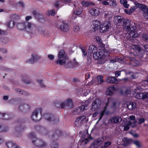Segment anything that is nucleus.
<instances>
[{
	"mask_svg": "<svg viewBox=\"0 0 148 148\" xmlns=\"http://www.w3.org/2000/svg\"><path fill=\"white\" fill-rule=\"evenodd\" d=\"M99 51L97 52V47L95 45H90L88 50V53L90 54L93 53V58L95 60H99L102 59L103 57H106L109 55V52L105 48L100 49Z\"/></svg>",
	"mask_w": 148,
	"mask_h": 148,
	"instance_id": "obj_1",
	"label": "nucleus"
},
{
	"mask_svg": "<svg viewBox=\"0 0 148 148\" xmlns=\"http://www.w3.org/2000/svg\"><path fill=\"white\" fill-rule=\"evenodd\" d=\"M140 87L136 85H134L133 87L130 88V89H127L125 92L127 94H132L134 95L136 93L135 95L136 98L138 99H143V93L140 92Z\"/></svg>",
	"mask_w": 148,
	"mask_h": 148,
	"instance_id": "obj_2",
	"label": "nucleus"
},
{
	"mask_svg": "<svg viewBox=\"0 0 148 148\" xmlns=\"http://www.w3.org/2000/svg\"><path fill=\"white\" fill-rule=\"evenodd\" d=\"M29 137L32 140V142L34 145L36 146L43 147H45L46 144L45 142L40 139L36 138V136L34 132H32L29 134Z\"/></svg>",
	"mask_w": 148,
	"mask_h": 148,
	"instance_id": "obj_3",
	"label": "nucleus"
},
{
	"mask_svg": "<svg viewBox=\"0 0 148 148\" xmlns=\"http://www.w3.org/2000/svg\"><path fill=\"white\" fill-rule=\"evenodd\" d=\"M69 58L68 57L66 56L62 60H58L56 61L57 64H59L62 65L64 64V67L66 68H72L74 67L73 62L70 60L68 61Z\"/></svg>",
	"mask_w": 148,
	"mask_h": 148,
	"instance_id": "obj_4",
	"label": "nucleus"
},
{
	"mask_svg": "<svg viewBox=\"0 0 148 148\" xmlns=\"http://www.w3.org/2000/svg\"><path fill=\"white\" fill-rule=\"evenodd\" d=\"M138 7L143 12V15L145 18L148 21V7L144 4L138 3Z\"/></svg>",
	"mask_w": 148,
	"mask_h": 148,
	"instance_id": "obj_5",
	"label": "nucleus"
},
{
	"mask_svg": "<svg viewBox=\"0 0 148 148\" xmlns=\"http://www.w3.org/2000/svg\"><path fill=\"white\" fill-rule=\"evenodd\" d=\"M43 117L47 121H53L55 123H56L59 121V119L56 116L52 115L50 113L45 114Z\"/></svg>",
	"mask_w": 148,
	"mask_h": 148,
	"instance_id": "obj_6",
	"label": "nucleus"
},
{
	"mask_svg": "<svg viewBox=\"0 0 148 148\" xmlns=\"http://www.w3.org/2000/svg\"><path fill=\"white\" fill-rule=\"evenodd\" d=\"M101 103L100 99L98 98H97L92 102L91 109L92 111L97 110L100 107Z\"/></svg>",
	"mask_w": 148,
	"mask_h": 148,
	"instance_id": "obj_7",
	"label": "nucleus"
},
{
	"mask_svg": "<svg viewBox=\"0 0 148 148\" xmlns=\"http://www.w3.org/2000/svg\"><path fill=\"white\" fill-rule=\"evenodd\" d=\"M132 48L135 50L136 51L137 55L140 58H142L144 55V51L143 49L140 46L137 45H133L132 46Z\"/></svg>",
	"mask_w": 148,
	"mask_h": 148,
	"instance_id": "obj_8",
	"label": "nucleus"
},
{
	"mask_svg": "<svg viewBox=\"0 0 148 148\" xmlns=\"http://www.w3.org/2000/svg\"><path fill=\"white\" fill-rule=\"evenodd\" d=\"M92 139L90 135L89 134L86 133L85 135H83L82 136V138L80 140V142L79 143V145L81 146L82 145H86L87 144L89 140Z\"/></svg>",
	"mask_w": 148,
	"mask_h": 148,
	"instance_id": "obj_9",
	"label": "nucleus"
},
{
	"mask_svg": "<svg viewBox=\"0 0 148 148\" xmlns=\"http://www.w3.org/2000/svg\"><path fill=\"white\" fill-rule=\"evenodd\" d=\"M127 30L130 32L129 35L130 37L136 38L137 37L138 34L137 32L136 31V27L130 25L127 29Z\"/></svg>",
	"mask_w": 148,
	"mask_h": 148,
	"instance_id": "obj_10",
	"label": "nucleus"
},
{
	"mask_svg": "<svg viewBox=\"0 0 148 148\" xmlns=\"http://www.w3.org/2000/svg\"><path fill=\"white\" fill-rule=\"evenodd\" d=\"M119 105L120 104L119 103H117L115 101L114 99L111 98H108L105 107H106L107 108V106L109 105L110 107L112 108H116L119 107Z\"/></svg>",
	"mask_w": 148,
	"mask_h": 148,
	"instance_id": "obj_11",
	"label": "nucleus"
},
{
	"mask_svg": "<svg viewBox=\"0 0 148 148\" xmlns=\"http://www.w3.org/2000/svg\"><path fill=\"white\" fill-rule=\"evenodd\" d=\"M86 117L85 116H80L77 118L75 122L76 126L79 127L82 125L84 122H87V119L86 121Z\"/></svg>",
	"mask_w": 148,
	"mask_h": 148,
	"instance_id": "obj_12",
	"label": "nucleus"
},
{
	"mask_svg": "<svg viewBox=\"0 0 148 148\" xmlns=\"http://www.w3.org/2000/svg\"><path fill=\"white\" fill-rule=\"evenodd\" d=\"M89 12L92 16H97L99 15L100 9L97 7L92 8L89 9Z\"/></svg>",
	"mask_w": 148,
	"mask_h": 148,
	"instance_id": "obj_13",
	"label": "nucleus"
},
{
	"mask_svg": "<svg viewBox=\"0 0 148 148\" xmlns=\"http://www.w3.org/2000/svg\"><path fill=\"white\" fill-rule=\"evenodd\" d=\"M110 26V23L106 22L101 25L99 28V31L101 33H104L109 29Z\"/></svg>",
	"mask_w": 148,
	"mask_h": 148,
	"instance_id": "obj_14",
	"label": "nucleus"
},
{
	"mask_svg": "<svg viewBox=\"0 0 148 148\" xmlns=\"http://www.w3.org/2000/svg\"><path fill=\"white\" fill-rule=\"evenodd\" d=\"M122 120L121 117L118 116H114L110 118L109 122L111 123L115 124L120 123Z\"/></svg>",
	"mask_w": 148,
	"mask_h": 148,
	"instance_id": "obj_15",
	"label": "nucleus"
},
{
	"mask_svg": "<svg viewBox=\"0 0 148 148\" xmlns=\"http://www.w3.org/2000/svg\"><path fill=\"white\" fill-rule=\"evenodd\" d=\"M118 89V87L116 85L112 86L107 89L106 91V94L108 95H112Z\"/></svg>",
	"mask_w": 148,
	"mask_h": 148,
	"instance_id": "obj_16",
	"label": "nucleus"
},
{
	"mask_svg": "<svg viewBox=\"0 0 148 148\" xmlns=\"http://www.w3.org/2000/svg\"><path fill=\"white\" fill-rule=\"evenodd\" d=\"M101 25V22L99 20H94L92 21V25L93 31H95L99 29Z\"/></svg>",
	"mask_w": 148,
	"mask_h": 148,
	"instance_id": "obj_17",
	"label": "nucleus"
},
{
	"mask_svg": "<svg viewBox=\"0 0 148 148\" xmlns=\"http://www.w3.org/2000/svg\"><path fill=\"white\" fill-rule=\"evenodd\" d=\"M136 122L134 121V122H132L131 121H126L124 123V130L126 131L128 130L129 128V126L134 127L136 125Z\"/></svg>",
	"mask_w": 148,
	"mask_h": 148,
	"instance_id": "obj_18",
	"label": "nucleus"
},
{
	"mask_svg": "<svg viewBox=\"0 0 148 148\" xmlns=\"http://www.w3.org/2000/svg\"><path fill=\"white\" fill-rule=\"evenodd\" d=\"M41 113V109L40 108L37 109L35 110L33 113L32 118L33 120L38 121V119H37L38 115V114Z\"/></svg>",
	"mask_w": 148,
	"mask_h": 148,
	"instance_id": "obj_19",
	"label": "nucleus"
},
{
	"mask_svg": "<svg viewBox=\"0 0 148 148\" xmlns=\"http://www.w3.org/2000/svg\"><path fill=\"white\" fill-rule=\"evenodd\" d=\"M59 29L63 32H67L69 29V26L67 24L63 21L59 27Z\"/></svg>",
	"mask_w": 148,
	"mask_h": 148,
	"instance_id": "obj_20",
	"label": "nucleus"
},
{
	"mask_svg": "<svg viewBox=\"0 0 148 148\" xmlns=\"http://www.w3.org/2000/svg\"><path fill=\"white\" fill-rule=\"evenodd\" d=\"M117 80L115 77L107 76L105 78V82L108 83H117Z\"/></svg>",
	"mask_w": 148,
	"mask_h": 148,
	"instance_id": "obj_21",
	"label": "nucleus"
},
{
	"mask_svg": "<svg viewBox=\"0 0 148 148\" xmlns=\"http://www.w3.org/2000/svg\"><path fill=\"white\" fill-rule=\"evenodd\" d=\"M6 145L8 148H21L15 143L12 141H9L6 143Z\"/></svg>",
	"mask_w": 148,
	"mask_h": 148,
	"instance_id": "obj_22",
	"label": "nucleus"
},
{
	"mask_svg": "<svg viewBox=\"0 0 148 148\" xmlns=\"http://www.w3.org/2000/svg\"><path fill=\"white\" fill-rule=\"evenodd\" d=\"M38 59V57L36 55H35L33 54L32 55V58L26 61L27 63L30 64H33L36 62Z\"/></svg>",
	"mask_w": 148,
	"mask_h": 148,
	"instance_id": "obj_23",
	"label": "nucleus"
},
{
	"mask_svg": "<svg viewBox=\"0 0 148 148\" xmlns=\"http://www.w3.org/2000/svg\"><path fill=\"white\" fill-rule=\"evenodd\" d=\"M32 13L36 18L38 20H40L43 19V17L42 15L39 14L36 11L34 10L32 11Z\"/></svg>",
	"mask_w": 148,
	"mask_h": 148,
	"instance_id": "obj_24",
	"label": "nucleus"
},
{
	"mask_svg": "<svg viewBox=\"0 0 148 148\" xmlns=\"http://www.w3.org/2000/svg\"><path fill=\"white\" fill-rule=\"evenodd\" d=\"M32 13L36 18L38 20H40L43 19V17L42 15L39 14L36 11L34 10L32 11Z\"/></svg>",
	"mask_w": 148,
	"mask_h": 148,
	"instance_id": "obj_25",
	"label": "nucleus"
},
{
	"mask_svg": "<svg viewBox=\"0 0 148 148\" xmlns=\"http://www.w3.org/2000/svg\"><path fill=\"white\" fill-rule=\"evenodd\" d=\"M86 107H87V106H81L80 107H78L76 108L74 111L76 112V113L79 114L85 110Z\"/></svg>",
	"mask_w": 148,
	"mask_h": 148,
	"instance_id": "obj_26",
	"label": "nucleus"
},
{
	"mask_svg": "<svg viewBox=\"0 0 148 148\" xmlns=\"http://www.w3.org/2000/svg\"><path fill=\"white\" fill-rule=\"evenodd\" d=\"M127 106L128 109L130 110H133L136 108L135 103L133 102H130L127 105Z\"/></svg>",
	"mask_w": 148,
	"mask_h": 148,
	"instance_id": "obj_27",
	"label": "nucleus"
},
{
	"mask_svg": "<svg viewBox=\"0 0 148 148\" xmlns=\"http://www.w3.org/2000/svg\"><path fill=\"white\" fill-rule=\"evenodd\" d=\"M37 130L41 134H46L47 132V130L45 128L42 127L40 126H38L37 127Z\"/></svg>",
	"mask_w": 148,
	"mask_h": 148,
	"instance_id": "obj_28",
	"label": "nucleus"
},
{
	"mask_svg": "<svg viewBox=\"0 0 148 148\" xmlns=\"http://www.w3.org/2000/svg\"><path fill=\"white\" fill-rule=\"evenodd\" d=\"M123 26L126 27V29L131 25L130 21L128 19H123Z\"/></svg>",
	"mask_w": 148,
	"mask_h": 148,
	"instance_id": "obj_29",
	"label": "nucleus"
},
{
	"mask_svg": "<svg viewBox=\"0 0 148 148\" xmlns=\"http://www.w3.org/2000/svg\"><path fill=\"white\" fill-rule=\"evenodd\" d=\"M103 141V139L99 138L97 139L95 141L94 143L97 146H99L101 145Z\"/></svg>",
	"mask_w": 148,
	"mask_h": 148,
	"instance_id": "obj_30",
	"label": "nucleus"
},
{
	"mask_svg": "<svg viewBox=\"0 0 148 148\" xmlns=\"http://www.w3.org/2000/svg\"><path fill=\"white\" fill-rule=\"evenodd\" d=\"M116 17L117 20V21L116 22V24L120 26L122 24V22H123V19L121 16H117Z\"/></svg>",
	"mask_w": 148,
	"mask_h": 148,
	"instance_id": "obj_31",
	"label": "nucleus"
},
{
	"mask_svg": "<svg viewBox=\"0 0 148 148\" xmlns=\"http://www.w3.org/2000/svg\"><path fill=\"white\" fill-rule=\"evenodd\" d=\"M138 3H140L137 2H135V5H136V6H132L131 7V8L130 9V11L131 14L136 9L138 8V6H137L138 5Z\"/></svg>",
	"mask_w": 148,
	"mask_h": 148,
	"instance_id": "obj_32",
	"label": "nucleus"
},
{
	"mask_svg": "<svg viewBox=\"0 0 148 148\" xmlns=\"http://www.w3.org/2000/svg\"><path fill=\"white\" fill-rule=\"evenodd\" d=\"M0 118L4 120H7L9 118V116L8 114L0 113Z\"/></svg>",
	"mask_w": 148,
	"mask_h": 148,
	"instance_id": "obj_33",
	"label": "nucleus"
},
{
	"mask_svg": "<svg viewBox=\"0 0 148 148\" xmlns=\"http://www.w3.org/2000/svg\"><path fill=\"white\" fill-rule=\"evenodd\" d=\"M65 102L66 106L70 108H71L72 107L73 104L71 99H68Z\"/></svg>",
	"mask_w": 148,
	"mask_h": 148,
	"instance_id": "obj_34",
	"label": "nucleus"
},
{
	"mask_svg": "<svg viewBox=\"0 0 148 148\" xmlns=\"http://www.w3.org/2000/svg\"><path fill=\"white\" fill-rule=\"evenodd\" d=\"M17 27L19 30H22L25 28V25L23 23H19L17 25Z\"/></svg>",
	"mask_w": 148,
	"mask_h": 148,
	"instance_id": "obj_35",
	"label": "nucleus"
},
{
	"mask_svg": "<svg viewBox=\"0 0 148 148\" xmlns=\"http://www.w3.org/2000/svg\"><path fill=\"white\" fill-rule=\"evenodd\" d=\"M65 53V51L64 50H60L58 55L59 60H60L62 58L64 57Z\"/></svg>",
	"mask_w": 148,
	"mask_h": 148,
	"instance_id": "obj_36",
	"label": "nucleus"
},
{
	"mask_svg": "<svg viewBox=\"0 0 148 148\" xmlns=\"http://www.w3.org/2000/svg\"><path fill=\"white\" fill-rule=\"evenodd\" d=\"M106 109L107 107H105L103 110L101 111L100 114V116L99 117L98 121L97 122V123H98V122H99L100 120H101V119L102 118L104 114V113L106 110Z\"/></svg>",
	"mask_w": 148,
	"mask_h": 148,
	"instance_id": "obj_37",
	"label": "nucleus"
},
{
	"mask_svg": "<svg viewBox=\"0 0 148 148\" xmlns=\"http://www.w3.org/2000/svg\"><path fill=\"white\" fill-rule=\"evenodd\" d=\"M15 24V22L14 21H10L7 23V25L8 27L10 28H12Z\"/></svg>",
	"mask_w": 148,
	"mask_h": 148,
	"instance_id": "obj_38",
	"label": "nucleus"
},
{
	"mask_svg": "<svg viewBox=\"0 0 148 148\" xmlns=\"http://www.w3.org/2000/svg\"><path fill=\"white\" fill-rule=\"evenodd\" d=\"M143 40L147 42H148V34L143 33L142 35Z\"/></svg>",
	"mask_w": 148,
	"mask_h": 148,
	"instance_id": "obj_39",
	"label": "nucleus"
},
{
	"mask_svg": "<svg viewBox=\"0 0 148 148\" xmlns=\"http://www.w3.org/2000/svg\"><path fill=\"white\" fill-rule=\"evenodd\" d=\"M103 77L102 75H99L97 77L98 82H100L101 83H102L104 82V81L103 80Z\"/></svg>",
	"mask_w": 148,
	"mask_h": 148,
	"instance_id": "obj_40",
	"label": "nucleus"
},
{
	"mask_svg": "<svg viewBox=\"0 0 148 148\" xmlns=\"http://www.w3.org/2000/svg\"><path fill=\"white\" fill-rule=\"evenodd\" d=\"M56 106L58 108H64L66 106L65 101H64L61 103H60V106L58 107L57 106V103L56 104Z\"/></svg>",
	"mask_w": 148,
	"mask_h": 148,
	"instance_id": "obj_41",
	"label": "nucleus"
},
{
	"mask_svg": "<svg viewBox=\"0 0 148 148\" xmlns=\"http://www.w3.org/2000/svg\"><path fill=\"white\" fill-rule=\"evenodd\" d=\"M92 59V56L91 54L88 53L87 55V60L89 64L91 62V59Z\"/></svg>",
	"mask_w": 148,
	"mask_h": 148,
	"instance_id": "obj_42",
	"label": "nucleus"
},
{
	"mask_svg": "<svg viewBox=\"0 0 148 148\" xmlns=\"http://www.w3.org/2000/svg\"><path fill=\"white\" fill-rule=\"evenodd\" d=\"M15 91L17 92L19 94H20L22 95H25L26 93V92L25 91L20 89H16L15 90Z\"/></svg>",
	"mask_w": 148,
	"mask_h": 148,
	"instance_id": "obj_43",
	"label": "nucleus"
},
{
	"mask_svg": "<svg viewBox=\"0 0 148 148\" xmlns=\"http://www.w3.org/2000/svg\"><path fill=\"white\" fill-rule=\"evenodd\" d=\"M133 143L138 148H140L141 146V143L138 140H135L134 141Z\"/></svg>",
	"mask_w": 148,
	"mask_h": 148,
	"instance_id": "obj_44",
	"label": "nucleus"
},
{
	"mask_svg": "<svg viewBox=\"0 0 148 148\" xmlns=\"http://www.w3.org/2000/svg\"><path fill=\"white\" fill-rule=\"evenodd\" d=\"M82 5L84 6L88 7L90 5V2L85 1H82Z\"/></svg>",
	"mask_w": 148,
	"mask_h": 148,
	"instance_id": "obj_45",
	"label": "nucleus"
},
{
	"mask_svg": "<svg viewBox=\"0 0 148 148\" xmlns=\"http://www.w3.org/2000/svg\"><path fill=\"white\" fill-rule=\"evenodd\" d=\"M82 10L81 9H79L75 11L74 10L73 13L76 15H79L81 14Z\"/></svg>",
	"mask_w": 148,
	"mask_h": 148,
	"instance_id": "obj_46",
	"label": "nucleus"
},
{
	"mask_svg": "<svg viewBox=\"0 0 148 148\" xmlns=\"http://www.w3.org/2000/svg\"><path fill=\"white\" fill-rule=\"evenodd\" d=\"M48 14L49 15H51L52 16H54L55 15V11L53 9H52L51 10L48 11Z\"/></svg>",
	"mask_w": 148,
	"mask_h": 148,
	"instance_id": "obj_47",
	"label": "nucleus"
},
{
	"mask_svg": "<svg viewBox=\"0 0 148 148\" xmlns=\"http://www.w3.org/2000/svg\"><path fill=\"white\" fill-rule=\"evenodd\" d=\"M90 74L89 73H87L85 75V80L86 81V83L87 82V81H88V79H89L90 77Z\"/></svg>",
	"mask_w": 148,
	"mask_h": 148,
	"instance_id": "obj_48",
	"label": "nucleus"
},
{
	"mask_svg": "<svg viewBox=\"0 0 148 148\" xmlns=\"http://www.w3.org/2000/svg\"><path fill=\"white\" fill-rule=\"evenodd\" d=\"M81 49L82 52L83 53V57H84L87 54V52L86 51V50L84 48H82Z\"/></svg>",
	"mask_w": 148,
	"mask_h": 148,
	"instance_id": "obj_49",
	"label": "nucleus"
},
{
	"mask_svg": "<svg viewBox=\"0 0 148 148\" xmlns=\"http://www.w3.org/2000/svg\"><path fill=\"white\" fill-rule=\"evenodd\" d=\"M51 147L53 148H58V144L55 142H53L51 143Z\"/></svg>",
	"mask_w": 148,
	"mask_h": 148,
	"instance_id": "obj_50",
	"label": "nucleus"
},
{
	"mask_svg": "<svg viewBox=\"0 0 148 148\" xmlns=\"http://www.w3.org/2000/svg\"><path fill=\"white\" fill-rule=\"evenodd\" d=\"M80 29V27L79 26L76 25L74 27L73 30L75 32L79 31Z\"/></svg>",
	"mask_w": 148,
	"mask_h": 148,
	"instance_id": "obj_51",
	"label": "nucleus"
},
{
	"mask_svg": "<svg viewBox=\"0 0 148 148\" xmlns=\"http://www.w3.org/2000/svg\"><path fill=\"white\" fill-rule=\"evenodd\" d=\"M143 99L148 98V92H144L143 93Z\"/></svg>",
	"mask_w": 148,
	"mask_h": 148,
	"instance_id": "obj_52",
	"label": "nucleus"
},
{
	"mask_svg": "<svg viewBox=\"0 0 148 148\" xmlns=\"http://www.w3.org/2000/svg\"><path fill=\"white\" fill-rule=\"evenodd\" d=\"M123 140H125L126 141V144L127 145H128L130 144L131 141V139H130L125 138H124Z\"/></svg>",
	"mask_w": 148,
	"mask_h": 148,
	"instance_id": "obj_53",
	"label": "nucleus"
},
{
	"mask_svg": "<svg viewBox=\"0 0 148 148\" xmlns=\"http://www.w3.org/2000/svg\"><path fill=\"white\" fill-rule=\"evenodd\" d=\"M96 39L97 41L98 42L99 44H103L101 40V39L99 36H97L96 37Z\"/></svg>",
	"mask_w": 148,
	"mask_h": 148,
	"instance_id": "obj_54",
	"label": "nucleus"
},
{
	"mask_svg": "<svg viewBox=\"0 0 148 148\" xmlns=\"http://www.w3.org/2000/svg\"><path fill=\"white\" fill-rule=\"evenodd\" d=\"M111 144V142L110 141H106L104 143V146L105 147H107Z\"/></svg>",
	"mask_w": 148,
	"mask_h": 148,
	"instance_id": "obj_55",
	"label": "nucleus"
},
{
	"mask_svg": "<svg viewBox=\"0 0 148 148\" xmlns=\"http://www.w3.org/2000/svg\"><path fill=\"white\" fill-rule=\"evenodd\" d=\"M135 116H130L129 117V118L131 121H133L132 122H134V121L136 122L135 120Z\"/></svg>",
	"mask_w": 148,
	"mask_h": 148,
	"instance_id": "obj_56",
	"label": "nucleus"
},
{
	"mask_svg": "<svg viewBox=\"0 0 148 148\" xmlns=\"http://www.w3.org/2000/svg\"><path fill=\"white\" fill-rule=\"evenodd\" d=\"M145 121V120L143 118H140L138 120V123L139 124H141L144 123Z\"/></svg>",
	"mask_w": 148,
	"mask_h": 148,
	"instance_id": "obj_57",
	"label": "nucleus"
},
{
	"mask_svg": "<svg viewBox=\"0 0 148 148\" xmlns=\"http://www.w3.org/2000/svg\"><path fill=\"white\" fill-rule=\"evenodd\" d=\"M1 40L2 39H1V40L2 41L3 43L5 44L8 41V39L7 38H5L2 40Z\"/></svg>",
	"mask_w": 148,
	"mask_h": 148,
	"instance_id": "obj_58",
	"label": "nucleus"
},
{
	"mask_svg": "<svg viewBox=\"0 0 148 148\" xmlns=\"http://www.w3.org/2000/svg\"><path fill=\"white\" fill-rule=\"evenodd\" d=\"M121 71H115V76L117 77L120 76V75H121Z\"/></svg>",
	"mask_w": 148,
	"mask_h": 148,
	"instance_id": "obj_59",
	"label": "nucleus"
},
{
	"mask_svg": "<svg viewBox=\"0 0 148 148\" xmlns=\"http://www.w3.org/2000/svg\"><path fill=\"white\" fill-rule=\"evenodd\" d=\"M7 34V32L5 31L2 30L0 29V35L6 34Z\"/></svg>",
	"mask_w": 148,
	"mask_h": 148,
	"instance_id": "obj_60",
	"label": "nucleus"
},
{
	"mask_svg": "<svg viewBox=\"0 0 148 148\" xmlns=\"http://www.w3.org/2000/svg\"><path fill=\"white\" fill-rule=\"evenodd\" d=\"M127 2L126 1L125 3L123 5L124 7L126 8H128L129 7V5L127 4Z\"/></svg>",
	"mask_w": 148,
	"mask_h": 148,
	"instance_id": "obj_61",
	"label": "nucleus"
},
{
	"mask_svg": "<svg viewBox=\"0 0 148 148\" xmlns=\"http://www.w3.org/2000/svg\"><path fill=\"white\" fill-rule=\"evenodd\" d=\"M15 130L16 132H18L21 131V128L20 127H16L15 128Z\"/></svg>",
	"mask_w": 148,
	"mask_h": 148,
	"instance_id": "obj_62",
	"label": "nucleus"
},
{
	"mask_svg": "<svg viewBox=\"0 0 148 148\" xmlns=\"http://www.w3.org/2000/svg\"><path fill=\"white\" fill-rule=\"evenodd\" d=\"M95 143H93L91 145L89 148H97V147Z\"/></svg>",
	"mask_w": 148,
	"mask_h": 148,
	"instance_id": "obj_63",
	"label": "nucleus"
},
{
	"mask_svg": "<svg viewBox=\"0 0 148 148\" xmlns=\"http://www.w3.org/2000/svg\"><path fill=\"white\" fill-rule=\"evenodd\" d=\"M143 47L146 50V51L148 52V45L145 44L144 45Z\"/></svg>",
	"mask_w": 148,
	"mask_h": 148,
	"instance_id": "obj_64",
	"label": "nucleus"
}]
</instances>
